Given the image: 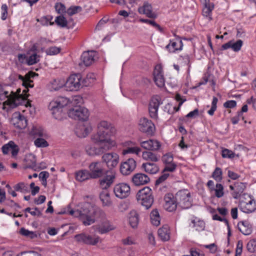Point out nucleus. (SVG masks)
<instances>
[{"label": "nucleus", "mask_w": 256, "mask_h": 256, "mask_svg": "<svg viewBox=\"0 0 256 256\" xmlns=\"http://www.w3.org/2000/svg\"><path fill=\"white\" fill-rule=\"evenodd\" d=\"M34 143L38 148H46L48 146V142L42 137L36 138Z\"/></svg>", "instance_id": "52"}, {"label": "nucleus", "mask_w": 256, "mask_h": 256, "mask_svg": "<svg viewBox=\"0 0 256 256\" xmlns=\"http://www.w3.org/2000/svg\"><path fill=\"white\" fill-rule=\"evenodd\" d=\"M139 21L142 23H146V24H149L152 26L153 27L156 28L160 32L162 31V29L160 27V26L158 24L156 23L154 20H150L148 19L140 18L139 20Z\"/></svg>", "instance_id": "50"}, {"label": "nucleus", "mask_w": 256, "mask_h": 256, "mask_svg": "<svg viewBox=\"0 0 256 256\" xmlns=\"http://www.w3.org/2000/svg\"><path fill=\"white\" fill-rule=\"evenodd\" d=\"M218 102V99L217 98L214 96L212 98V106L210 110H208V113L210 116H213L214 114V112L216 110V104Z\"/></svg>", "instance_id": "56"}, {"label": "nucleus", "mask_w": 256, "mask_h": 256, "mask_svg": "<svg viewBox=\"0 0 256 256\" xmlns=\"http://www.w3.org/2000/svg\"><path fill=\"white\" fill-rule=\"evenodd\" d=\"M212 177L216 182H220L222 180V169L216 167L213 172Z\"/></svg>", "instance_id": "45"}, {"label": "nucleus", "mask_w": 256, "mask_h": 256, "mask_svg": "<svg viewBox=\"0 0 256 256\" xmlns=\"http://www.w3.org/2000/svg\"><path fill=\"white\" fill-rule=\"evenodd\" d=\"M204 6L202 9V14L205 17L208 18L209 20H211L212 12L214 8V5L212 3L210 2L209 0H204Z\"/></svg>", "instance_id": "30"}, {"label": "nucleus", "mask_w": 256, "mask_h": 256, "mask_svg": "<svg viewBox=\"0 0 256 256\" xmlns=\"http://www.w3.org/2000/svg\"><path fill=\"white\" fill-rule=\"evenodd\" d=\"M139 130L147 134L152 135L154 130V125L150 120L142 118L139 122Z\"/></svg>", "instance_id": "15"}, {"label": "nucleus", "mask_w": 256, "mask_h": 256, "mask_svg": "<svg viewBox=\"0 0 256 256\" xmlns=\"http://www.w3.org/2000/svg\"><path fill=\"white\" fill-rule=\"evenodd\" d=\"M55 22L60 26L64 28L67 26L68 22L63 16H59L56 17Z\"/></svg>", "instance_id": "51"}, {"label": "nucleus", "mask_w": 256, "mask_h": 256, "mask_svg": "<svg viewBox=\"0 0 256 256\" xmlns=\"http://www.w3.org/2000/svg\"><path fill=\"white\" fill-rule=\"evenodd\" d=\"M68 214L74 217L78 218L85 226H90L96 220L101 222L97 226V230L100 234H104L116 228L115 226L106 218V213L100 208L92 206L90 202L81 203L76 210L70 209L68 206L62 210L59 214Z\"/></svg>", "instance_id": "1"}, {"label": "nucleus", "mask_w": 256, "mask_h": 256, "mask_svg": "<svg viewBox=\"0 0 256 256\" xmlns=\"http://www.w3.org/2000/svg\"><path fill=\"white\" fill-rule=\"evenodd\" d=\"M30 134L34 137H43V128L40 126H34L30 130Z\"/></svg>", "instance_id": "42"}, {"label": "nucleus", "mask_w": 256, "mask_h": 256, "mask_svg": "<svg viewBox=\"0 0 256 256\" xmlns=\"http://www.w3.org/2000/svg\"><path fill=\"white\" fill-rule=\"evenodd\" d=\"M64 84V82L58 79H54L50 82L48 84V88L50 91L58 90L62 88Z\"/></svg>", "instance_id": "35"}, {"label": "nucleus", "mask_w": 256, "mask_h": 256, "mask_svg": "<svg viewBox=\"0 0 256 256\" xmlns=\"http://www.w3.org/2000/svg\"><path fill=\"white\" fill-rule=\"evenodd\" d=\"M142 167L146 172L150 174H155L159 171L158 166L154 162L144 163Z\"/></svg>", "instance_id": "29"}, {"label": "nucleus", "mask_w": 256, "mask_h": 256, "mask_svg": "<svg viewBox=\"0 0 256 256\" xmlns=\"http://www.w3.org/2000/svg\"><path fill=\"white\" fill-rule=\"evenodd\" d=\"M130 186L125 183L117 184L114 188L115 196L120 199L128 197L130 194Z\"/></svg>", "instance_id": "13"}, {"label": "nucleus", "mask_w": 256, "mask_h": 256, "mask_svg": "<svg viewBox=\"0 0 256 256\" xmlns=\"http://www.w3.org/2000/svg\"><path fill=\"white\" fill-rule=\"evenodd\" d=\"M142 157L144 160L152 162H156L159 160L157 154L150 151L144 152H142Z\"/></svg>", "instance_id": "38"}, {"label": "nucleus", "mask_w": 256, "mask_h": 256, "mask_svg": "<svg viewBox=\"0 0 256 256\" xmlns=\"http://www.w3.org/2000/svg\"><path fill=\"white\" fill-rule=\"evenodd\" d=\"M39 56L36 53L31 54L27 60V62L28 65H32L39 61Z\"/></svg>", "instance_id": "55"}, {"label": "nucleus", "mask_w": 256, "mask_h": 256, "mask_svg": "<svg viewBox=\"0 0 256 256\" xmlns=\"http://www.w3.org/2000/svg\"><path fill=\"white\" fill-rule=\"evenodd\" d=\"M76 178L79 182H83L92 178L89 170H80L76 172Z\"/></svg>", "instance_id": "34"}, {"label": "nucleus", "mask_w": 256, "mask_h": 256, "mask_svg": "<svg viewBox=\"0 0 256 256\" xmlns=\"http://www.w3.org/2000/svg\"><path fill=\"white\" fill-rule=\"evenodd\" d=\"M83 102L82 98L80 96H74L72 97V100H70V104L74 108L75 106H80Z\"/></svg>", "instance_id": "53"}, {"label": "nucleus", "mask_w": 256, "mask_h": 256, "mask_svg": "<svg viewBox=\"0 0 256 256\" xmlns=\"http://www.w3.org/2000/svg\"><path fill=\"white\" fill-rule=\"evenodd\" d=\"M52 19L51 16H46L42 17L40 19H38L37 21L40 22L42 26H48V24L52 26L54 24V22H51Z\"/></svg>", "instance_id": "46"}, {"label": "nucleus", "mask_w": 256, "mask_h": 256, "mask_svg": "<svg viewBox=\"0 0 256 256\" xmlns=\"http://www.w3.org/2000/svg\"><path fill=\"white\" fill-rule=\"evenodd\" d=\"M176 41L170 40V43L166 46V49L170 52H174L177 50H181L183 46V43L180 37Z\"/></svg>", "instance_id": "26"}, {"label": "nucleus", "mask_w": 256, "mask_h": 256, "mask_svg": "<svg viewBox=\"0 0 256 256\" xmlns=\"http://www.w3.org/2000/svg\"><path fill=\"white\" fill-rule=\"evenodd\" d=\"M238 228L243 234L246 236L250 234L252 232V226L247 220L240 221L238 222Z\"/></svg>", "instance_id": "25"}, {"label": "nucleus", "mask_w": 256, "mask_h": 256, "mask_svg": "<svg viewBox=\"0 0 256 256\" xmlns=\"http://www.w3.org/2000/svg\"><path fill=\"white\" fill-rule=\"evenodd\" d=\"M74 238L78 242L90 246H96L100 240L98 236H92L84 232L75 235Z\"/></svg>", "instance_id": "10"}, {"label": "nucleus", "mask_w": 256, "mask_h": 256, "mask_svg": "<svg viewBox=\"0 0 256 256\" xmlns=\"http://www.w3.org/2000/svg\"><path fill=\"white\" fill-rule=\"evenodd\" d=\"M89 172L92 179L99 178V184L102 189L109 188L116 178L115 170H106L100 162H94L88 166Z\"/></svg>", "instance_id": "3"}, {"label": "nucleus", "mask_w": 256, "mask_h": 256, "mask_svg": "<svg viewBox=\"0 0 256 256\" xmlns=\"http://www.w3.org/2000/svg\"><path fill=\"white\" fill-rule=\"evenodd\" d=\"M2 150L4 154H7L9 152L11 151L12 156H16L18 154L19 149L18 146L13 141L11 140L8 144H4L2 148Z\"/></svg>", "instance_id": "22"}, {"label": "nucleus", "mask_w": 256, "mask_h": 256, "mask_svg": "<svg viewBox=\"0 0 256 256\" xmlns=\"http://www.w3.org/2000/svg\"><path fill=\"white\" fill-rule=\"evenodd\" d=\"M91 128L82 124L78 126L75 130V133L79 138H85L90 133Z\"/></svg>", "instance_id": "32"}, {"label": "nucleus", "mask_w": 256, "mask_h": 256, "mask_svg": "<svg viewBox=\"0 0 256 256\" xmlns=\"http://www.w3.org/2000/svg\"><path fill=\"white\" fill-rule=\"evenodd\" d=\"M64 85L70 91H76L82 87V80L80 74H71Z\"/></svg>", "instance_id": "8"}, {"label": "nucleus", "mask_w": 256, "mask_h": 256, "mask_svg": "<svg viewBox=\"0 0 256 256\" xmlns=\"http://www.w3.org/2000/svg\"><path fill=\"white\" fill-rule=\"evenodd\" d=\"M165 202V208L169 212L174 210L177 206V202L172 194H168L164 198Z\"/></svg>", "instance_id": "20"}, {"label": "nucleus", "mask_w": 256, "mask_h": 256, "mask_svg": "<svg viewBox=\"0 0 256 256\" xmlns=\"http://www.w3.org/2000/svg\"><path fill=\"white\" fill-rule=\"evenodd\" d=\"M162 103L161 98L158 96H154L151 98L148 104V111L151 118L154 120L158 118V110Z\"/></svg>", "instance_id": "12"}, {"label": "nucleus", "mask_w": 256, "mask_h": 256, "mask_svg": "<svg viewBox=\"0 0 256 256\" xmlns=\"http://www.w3.org/2000/svg\"><path fill=\"white\" fill-rule=\"evenodd\" d=\"M138 11L140 14H145L149 18H156L157 17L156 14L152 12V4L146 1L144 2L142 6L138 7Z\"/></svg>", "instance_id": "17"}, {"label": "nucleus", "mask_w": 256, "mask_h": 256, "mask_svg": "<svg viewBox=\"0 0 256 256\" xmlns=\"http://www.w3.org/2000/svg\"><path fill=\"white\" fill-rule=\"evenodd\" d=\"M140 144L142 148L151 150H157L160 149L161 146L158 141L154 140L142 141L140 142Z\"/></svg>", "instance_id": "23"}, {"label": "nucleus", "mask_w": 256, "mask_h": 256, "mask_svg": "<svg viewBox=\"0 0 256 256\" xmlns=\"http://www.w3.org/2000/svg\"><path fill=\"white\" fill-rule=\"evenodd\" d=\"M176 164L174 162L167 164L162 170V172H173L176 170Z\"/></svg>", "instance_id": "60"}, {"label": "nucleus", "mask_w": 256, "mask_h": 256, "mask_svg": "<svg viewBox=\"0 0 256 256\" xmlns=\"http://www.w3.org/2000/svg\"><path fill=\"white\" fill-rule=\"evenodd\" d=\"M26 167L28 168H32L34 170H36L37 164H36V158L34 155L30 154L26 158Z\"/></svg>", "instance_id": "37"}, {"label": "nucleus", "mask_w": 256, "mask_h": 256, "mask_svg": "<svg viewBox=\"0 0 256 256\" xmlns=\"http://www.w3.org/2000/svg\"><path fill=\"white\" fill-rule=\"evenodd\" d=\"M3 94L7 96V100L3 102L4 106H8L10 108H14L22 105V100L20 96H16L14 91H11L10 94L8 91L4 90Z\"/></svg>", "instance_id": "9"}, {"label": "nucleus", "mask_w": 256, "mask_h": 256, "mask_svg": "<svg viewBox=\"0 0 256 256\" xmlns=\"http://www.w3.org/2000/svg\"><path fill=\"white\" fill-rule=\"evenodd\" d=\"M68 114L70 118L82 121L87 120L89 116V112L87 108L78 106L70 108Z\"/></svg>", "instance_id": "6"}, {"label": "nucleus", "mask_w": 256, "mask_h": 256, "mask_svg": "<svg viewBox=\"0 0 256 256\" xmlns=\"http://www.w3.org/2000/svg\"><path fill=\"white\" fill-rule=\"evenodd\" d=\"M212 190L215 191V196L218 198H222L224 196V186L220 184H216V188Z\"/></svg>", "instance_id": "49"}, {"label": "nucleus", "mask_w": 256, "mask_h": 256, "mask_svg": "<svg viewBox=\"0 0 256 256\" xmlns=\"http://www.w3.org/2000/svg\"><path fill=\"white\" fill-rule=\"evenodd\" d=\"M14 188L16 191L20 192L22 193H26L29 192L28 184L23 182L17 184Z\"/></svg>", "instance_id": "44"}, {"label": "nucleus", "mask_w": 256, "mask_h": 256, "mask_svg": "<svg viewBox=\"0 0 256 256\" xmlns=\"http://www.w3.org/2000/svg\"><path fill=\"white\" fill-rule=\"evenodd\" d=\"M119 156L116 152L104 154L102 156V161L106 164L108 170H114L119 162Z\"/></svg>", "instance_id": "11"}, {"label": "nucleus", "mask_w": 256, "mask_h": 256, "mask_svg": "<svg viewBox=\"0 0 256 256\" xmlns=\"http://www.w3.org/2000/svg\"><path fill=\"white\" fill-rule=\"evenodd\" d=\"M20 234L22 236L30 238L31 239H34L38 237V234L36 232L30 231L24 228H20Z\"/></svg>", "instance_id": "43"}, {"label": "nucleus", "mask_w": 256, "mask_h": 256, "mask_svg": "<svg viewBox=\"0 0 256 256\" xmlns=\"http://www.w3.org/2000/svg\"><path fill=\"white\" fill-rule=\"evenodd\" d=\"M222 155L224 158H233L234 156V153L228 149H224L222 150Z\"/></svg>", "instance_id": "58"}, {"label": "nucleus", "mask_w": 256, "mask_h": 256, "mask_svg": "<svg viewBox=\"0 0 256 256\" xmlns=\"http://www.w3.org/2000/svg\"><path fill=\"white\" fill-rule=\"evenodd\" d=\"M150 220L152 224L158 226L160 224V217L157 210H153L150 213Z\"/></svg>", "instance_id": "40"}, {"label": "nucleus", "mask_w": 256, "mask_h": 256, "mask_svg": "<svg viewBox=\"0 0 256 256\" xmlns=\"http://www.w3.org/2000/svg\"><path fill=\"white\" fill-rule=\"evenodd\" d=\"M2 9V16L1 18L2 20H4L6 19L8 16V8L6 4H2L1 7Z\"/></svg>", "instance_id": "63"}, {"label": "nucleus", "mask_w": 256, "mask_h": 256, "mask_svg": "<svg viewBox=\"0 0 256 256\" xmlns=\"http://www.w3.org/2000/svg\"><path fill=\"white\" fill-rule=\"evenodd\" d=\"M150 181V178L146 174L142 173H137L132 177V182L137 186L146 184Z\"/></svg>", "instance_id": "19"}, {"label": "nucleus", "mask_w": 256, "mask_h": 256, "mask_svg": "<svg viewBox=\"0 0 256 256\" xmlns=\"http://www.w3.org/2000/svg\"><path fill=\"white\" fill-rule=\"evenodd\" d=\"M82 10V8L80 6H71L67 10L66 12L69 16H72Z\"/></svg>", "instance_id": "54"}, {"label": "nucleus", "mask_w": 256, "mask_h": 256, "mask_svg": "<svg viewBox=\"0 0 256 256\" xmlns=\"http://www.w3.org/2000/svg\"><path fill=\"white\" fill-rule=\"evenodd\" d=\"M173 156L170 154H166L162 156V161L166 165L173 162Z\"/></svg>", "instance_id": "61"}, {"label": "nucleus", "mask_w": 256, "mask_h": 256, "mask_svg": "<svg viewBox=\"0 0 256 256\" xmlns=\"http://www.w3.org/2000/svg\"><path fill=\"white\" fill-rule=\"evenodd\" d=\"M190 256H204L203 252L198 249L191 248L190 250Z\"/></svg>", "instance_id": "64"}, {"label": "nucleus", "mask_w": 256, "mask_h": 256, "mask_svg": "<svg viewBox=\"0 0 256 256\" xmlns=\"http://www.w3.org/2000/svg\"><path fill=\"white\" fill-rule=\"evenodd\" d=\"M98 132L92 136L94 144H88L85 148L88 154L90 156L102 154L114 145L110 137L114 134L116 130L111 124L102 121L98 124Z\"/></svg>", "instance_id": "2"}, {"label": "nucleus", "mask_w": 256, "mask_h": 256, "mask_svg": "<svg viewBox=\"0 0 256 256\" xmlns=\"http://www.w3.org/2000/svg\"><path fill=\"white\" fill-rule=\"evenodd\" d=\"M100 198L104 206H110L112 202L110 198V194L107 192H102L100 194Z\"/></svg>", "instance_id": "36"}, {"label": "nucleus", "mask_w": 256, "mask_h": 256, "mask_svg": "<svg viewBox=\"0 0 256 256\" xmlns=\"http://www.w3.org/2000/svg\"><path fill=\"white\" fill-rule=\"evenodd\" d=\"M158 235L160 239L164 241H168L170 238V228L168 225H164L158 230Z\"/></svg>", "instance_id": "28"}, {"label": "nucleus", "mask_w": 256, "mask_h": 256, "mask_svg": "<svg viewBox=\"0 0 256 256\" xmlns=\"http://www.w3.org/2000/svg\"><path fill=\"white\" fill-rule=\"evenodd\" d=\"M246 250L250 253L256 252V238L252 239L248 242Z\"/></svg>", "instance_id": "47"}, {"label": "nucleus", "mask_w": 256, "mask_h": 256, "mask_svg": "<svg viewBox=\"0 0 256 256\" xmlns=\"http://www.w3.org/2000/svg\"><path fill=\"white\" fill-rule=\"evenodd\" d=\"M96 52L95 51H88L84 52L81 56V60L84 64L88 66L92 64L95 60Z\"/></svg>", "instance_id": "24"}, {"label": "nucleus", "mask_w": 256, "mask_h": 256, "mask_svg": "<svg viewBox=\"0 0 256 256\" xmlns=\"http://www.w3.org/2000/svg\"><path fill=\"white\" fill-rule=\"evenodd\" d=\"M136 198L138 201L144 206L146 210L150 208L154 202L152 190L148 186L140 190L136 194Z\"/></svg>", "instance_id": "5"}, {"label": "nucleus", "mask_w": 256, "mask_h": 256, "mask_svg": "<svg viewBox=\"0 0 256 256\" xmlns=\"http://www.w3.org/2000/svg\"><path fill=\"white\" fill-rule=\"evenodd\" d=\"M60 48L56 46H52L48 48L46 52L47 54L52 56L58 54L60 52Z\"/></svg>", "instance_id": "62"}, {"label": "nucleus", "mask_w": 256, "mask_h": 256, "mask_svg": "<svg viewBox=\"0 0 256 256\" xmlns=\"http://www.w3.org/2000/svg\"><path fill=\"white\" fill-rule=\"evenodd\" d=\"M190 198V194L187 190H179L175 196L178 204L184 209H187L192 206Z\"/></svg>", "instance_id": "7"}, {"label": "nucleus", "mask_w": 256, "mask_h": 256, "mask_svg": "<svg viewBox=\"0 0 256 256\" xmlns=\"http://www.w3.org/2000/svg\"><path fill=\"white\" fill-rule=\"evenodd\" d=\"M162 174L156 180L155 182V186L159 188V190L166 192L168 189V186L164 185L162 186H160L161 184H162L163 183L167 180V178L169 177L170 174L166 172H162Z\"/></svg>", "instance_id": "27"}, {"label": "nucleus", "mask_w": 256, "mask_h": 256, "mask_svg": "<svg viewBox=\"0 0 256 256\" xmlns=\"http://www.w3.org/2000/svg\"><path fill=\"white\" fill-rule=\"evenodd\" d=\"M136 166V160L132 158H128L121 164L120 172L123 175H128L135 170Z\"/></svg>", "instance_id": "14"}, {"label": "nucleus", "mask_w": 256, "mask_h": 256, "mask_svg": "<svg viewBox=\"0 0 256 256\" xmlns=\"http://www.w3.org/2000/svg\"><path fill=\"white\" fill-rule=\"evenodd\" d=\"M246 188L245 184L243 182L236 183L235 192H232V195L234 199H238Z\"/></svg>", "instance_id": "31"}, {"label": "nucleus", "mask_w": 256, "mask_h": 256, "mask_svg": "<svg viewBox=\"0 0 256 256\" xmlns=\"http://www.w3.org/2000/svg\"><path fill=\"white\" fill-rule=\"evenodd\" d=\"M12 124L16 128L19 129L24 128L27 126V120L26 117L20 114H16L12 120Z\"/></svg>", "instance_id": "18"}, {"label": "nucleus", "mask_w": 256, "mask_h": 256, "mask_svg": "<svg viewBox=\"0 0 256 256\" xmlns=\"http://www.w3.org/2000/svg\"><path fill=\"white\" fill-rule=\"evenodd\" d=\"M238 207L242 212L250 214L254 212L256 210V204L254 199L250 197V200L248 202L240 201Z\"/></svg>", "instance_id": "16"}, {"label": "nucleus", "mask_w": 256, "mask_h": 256, "mask_svg": "<svg viewBox=\"0 0 256 256\" xmlns=\"http://www.w3.org/2000/svg\"><path fill=\"white\" fill-rule=\"evenodd\" d=\"M178 60L180 62L182 65L187 66H188L187 70L188 72H189L192 63L190 56L188 54H186L180 56Z\"/></svg>", "instance_id": "39"}, {"label": "nucleus", "mask_w": 256, "mask_h": 256, "mask_svg": "<svg viewBox=\"0 0 256 256\" xmlns=\"http://www.w3.org/2000/svg\"><path fill=\"white\" fill-rule=\"evenodd\" d=\"M129 224L134 228H137L139 222L138 214L136 210H132L129 214Z\"/></svg>", "instance_id": "33"}, {"label": "nucleus", "mask_w": 256, "mask_h": 256, "mask_svg": "<svg viewBox=\"0 0 256 256\" xmlns=\"http://www.w3.org/2000/svg\"><path fill=\"white\" fill-rule=\"evenodd\" d=\"M154 81L156 84L160 88L164 86L165 81L160 66H156L154 71Z\"/></svg>", "instance_id": "21"}, {"label": "nucleus", "mask_w": 256, "mask_h": 256, "mask_svg": "<svg viewBox=\"0 0 256 256\" xmlns=\"http://www.w3.org/2000/svg\"><path fill=\"white\" fill-rule=\"evenodd\" d=\"M58 14H61L66 12V8L65 6L60 2H57L54 6Z\"/></svg>", "instance_id": "57"}, {"label": "nucleus", "mask_w": 256, "mask_h": 256, "mask_svg": "<svg viewBox=\"0 0 256 256\" xmlns=\"http://www.w3.org/2000/svg\"><path fill=\"white\" fill-rule=\"evenodd\" d=\"M190 226L195 228L196 230L200 231L204 229L205 227V224L202 220H192Z\"/></svg>", "instance_id": "41"}, {"label": "nucleus", "mask_w": 256, "mask_h": 256, "mask_svg": "<svg viewBox=\"0 0 256 256\" xmlns=\"http://www.w3.org/2000/svg\"><path fill=\"white\" fill-rule=\"evenodd\" d=\"M242 45V41L240 40H238L235 42H232V48L234 52H238Z\"/></svg>", "instance_id": "59"}, {"label": "nucleus", "mask_w": 256, "mask_h": 256, "mask_svg": "<svg viewBox=\"0 0 256 256\" xmlns=\"http://www.w3.org/2000/svg\"><path fill=\"white\" fill-rule=\"evenodd\" d=\"M141 151V148L138 146L128 147L123 150V154H134L138 155Z\"/></svg>", "instance_id": "48"}, {"label": "nucleus", "mask_w": 256, "mask_h": 256, "mask_svg": "<svg viewBox=\"0 0 256 256\" xmlns=\"http://www.w3.org/2000/svg\"><path fill=\"white\" fill-rule=\"evenodd\" d=\"M69 104H70V100L68 98L59 97L50 103L48 108L55 119L61 120L62 118V108Z\"/></svg>", "instance_id": "4"}]
</instances>
